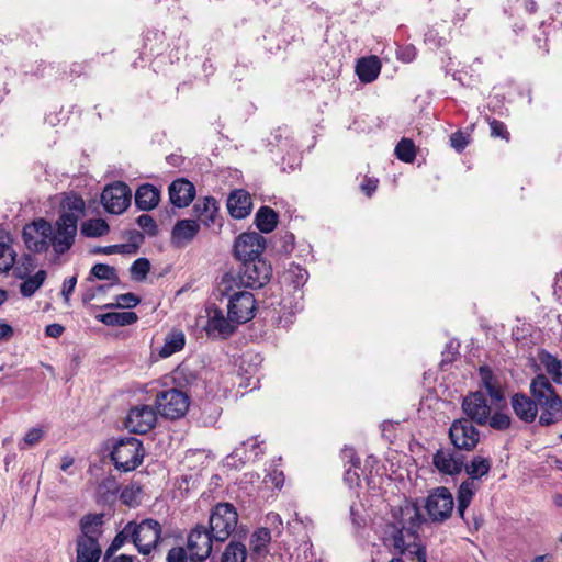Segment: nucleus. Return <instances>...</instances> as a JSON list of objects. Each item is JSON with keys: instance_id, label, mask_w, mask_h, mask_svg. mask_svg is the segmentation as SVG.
Masks as SVG:
<instances>
[{"instance_id": "obj_14", "label": "nucleus", "mask_w": 562, "mask_h": 562, "mask_svg": "<svg viewBox=\"0 0 562 562\" xmlns=\"http://www.w3.org/2000/svg\"><path fill=\"white\" fill-rule=\"evenodd\" d=\"M50 233V222L45 218H37L24 226L22 232L23 241L26 248L33 252H46L49 248L47 234Z\"/></svg>"}, {"instance_id": "obj_53", "label": "nucleus", "mask_w": 562, "mask_h": 562, "mask_svg": "<svg viewBox=\"0 0 562 562\" xmlns=\"http://www.w3.org/2000/svg\"><path fill=\"white\" fill-rule=\"evenodd\" d=\"M340 458L344 460L345 465L349 464L355 469H360L361 459L352 447L341 449Z\"/></svg>"}, {"instance_id": "obj_23", "label": "nucleus", "mask_w": 562, "mask_h": 562, "mask_svg": "<svg viewBox=\"0 0 562 562\" xmlns=\"http://www.w3.org/2000/svg\"><path fill=\"white\" fill-rule=\"evenodd\" d=\"M262 454L263 449L261 448V442L258 441L257 437H252L243 441L240 446L228 456V459L236 460L240 465H244L248 462H255Z\"/></svg>"}, {"instance_id": "obj_18", "label": "nucleus", "mask_w": 562, "mask_h": 562, "mask_svg": "<svg viewBox=\"0 0 562 562\" xmlns=\"http://www.w3.org/2000/svg\"><path fill=\"white\" fill-rule=\"evenodd\" d=\"M207 323L204 327L209 336H220L222 338L229 337L236 329L228 316L225 317L224 312L215 305L206 307Z\"/></svg>"}, {"instance_id": "obj_38", "label": "nucleus", "mask_w": 562, "mask_h": 562, "mask_svg": "<svg viewBox=\"0 0 562 562\" xmlns=\"http://www.w3.org/2000/svg\"><path fill=\"white\" fill-rule=\"evenodd\" d=\"M247 549L245 544L231 541L225 548L221 562H246Z\"/></svg>"}, {"instance_id": "obj_7", "label": "nucleus", "mask_w": 562, "mask_h": 562, "mask_svg": "<svg viewBox=\"0 0 562 562\" xmlns=\"http://www.w3.org/2000/svg\"><path fill=\"white\" fill-rule=\"evenodd\" d=\"M189 396L175 387L160 391L156 395L155 407L167 419H178L186 415L189 408Z\"/></svg>"}, {"instance_id": "obj_16", "label": "nucleus", "mask_w": 562, "mask_h": 562, "mask_svg": "<svg viewBox=\"0 0 562 562\" xmlns=\"http://www.w3.org/2000/svg\"><path fill=\"white\" fill-rule=\"evenodd\" d=\"M461 407L465 415L464 418H469L471 423L479 426H486L488 423L492 408L482 392H473L464 396Z\"/></svg>"}, {"instance_id": "obj_63", "label": "nucleus", "mask_w": 562, "mask_h": 562, "mask_svg": "<svg viewBox=\"0 0 562 562\" xmlns=\"http://www.w3.org/2000/svg\"><path fill=\"white\" fill-rule=\"evenodd\" d=\"M167 562H187V552L182 547H173L167 553Z\"/></svg>"}, {"instance_id": "obj_4", "label": "nucleus", "mask_w": 562, "mask_h": 562, "mask_svg": "<svg viewBox=\"0 0 562 562\" xmlns=\"http://www.w3.org/2000/svg\"><path fill=\"white\" fill-rule=\"evenodd\" d=\"M238 524V514L231 503L216 504L210 514L209 529L213 532L215 542H225L235 531Z\"/></svg>"}, {"instance_id": "obj_27", "label": "nucleus", "mask_w": 562, "mask_h": 562, "mask_svg": "<svg viewBox=\"0 0 562 562\" xmlns=\"http://www.w3.org/2000/svg\"><path fill=\"white\" fill-rule=\"evenodd\" d=\"M160 201V191L150 183L139 186L135 192V205L143 211L155 209Z\"/></svg>"}, {"instance_id": "obj_56", "label": "nucleus", "mask_w": 562, "mask_h": 562, "mask_svg": "<svg viewBox=\"0 0 562 562\" xmlns=\"http://www.w3.org/2000/svg\"><path fill=\"white\" fill-rule=\"evenodd\" d=\"M140 302V299L134 293H124L116 296V306L124 308L135 307Z\"/></svg>"}, {"instance_id": "obj_25", "label": "nucleus", "mask_w": 562, "mask_h": 562, "mask_svg": "<svg viewBox=\"0 0 562 562\" xmlns=\"http://www.w3.org/2000/svg\"><path fill=\"white\" fill-rule=\"evenodd\" d=\"M194 213L199 221L206 227L216 224L218 216V203L213 196H205L203 200H199L193 206Z\"/></svg>"}, {"instance_id": "obj_55", "label": "nucleus", "mask_w": 562, "mask_h": 562, "mask_svg": "<svg viewBox=\"0 0 562 562\" xmlns=\"http://www.w3.org/2000/svg\"><path fill=\"white\" fill-rule=\"evenodd\" d=\"M542 409L539 417V424L541 426H550L558 422L557 415L562 413V409H551L548 407H540Z\"/></svg>"}, {"instance_id": "obj_28", "label": "nucleus", "mask_w": 562, "mask_h": 562, "mask_svg": "<svg viewBox=\"0 0 562 562\" xmlns=\"http://www.w3.org/2000/svg\"><path fill=\"white\" fill-rule=\"evenodd\" d=\"M538 359L557 384H562V362L549 351L541 349L538 352Z\"/></svg>"}, {"instance_id": "obj_61", "label": "nucleus", "mask_w": 562, "mask_h": 562, "mask_svg": "<svg viewBox=\"0 0 562 562\" xmlns=\"http://www.w3.org/2000/svg\"><path fill=\"white\" fill-rule=\"evenodd\" d=\"M379 180L376 178L364 177L360 184V190L367 195L371 196L378 189Z\"/></svg>"}, {"instance_id": "obj_19", "label": "nucleus", "mask_w": 562, "mask_h": 562, "mask_svg": "<svg viewBox=\"0 0 562 562\" xmlns=\"http://www.w3.org/2000/svg\"><path fill=\"white\" fill-rule=\"evenodd\" d=\"M200 224L195 220H179L171 231V244L176 248L189 245L199 234Z\"/></svg>"}, {"instance_id": "obj_22", "label": "nucleus", "mask_w": 562, "mask_h": 562, "mask_svg": "<svg viewBox=\"0 0 562 562\" xmlns=\"http://www.w3.org/2000/svg\"><path fill=\"white\" fill-rule=\"evenodd\" d=\"M252 209L250 194L243 189L234 190L227 199V210L234 218H245Z\"/></svg>"}, {"instance_id": "obj_10", "label": "nucleus", "mask_w": 562, "mask_h": 562, "mask_svg": "<svg viewBox=\"0 0 562 562\" xmlns=\"http://www.w3.org/2000/svg\"><path fill=\"white\" fill-rule=\"evenodd\" d=\"M454 449L472 451L480 442V432L469 418L456 419L449 428Z\"/></svg>"}, {"instance_id": "obj_41", "label": "nucleus", "mask_w": 562, "mask_h": 562, "mask_svg": "<svg viewBox=\"0 0 562 562\" xmlns=\"http://www.w3.org/2000/svg\"><path fill=\"white\" fill-rule=\"evenodd\" d=\"M394 151L397 159L403 162H413L416 158V146L411 138H402Z\"/></svg>"}, {"instance_id": "obj_37", "label": "nucleus", "mask_w": 562, "mask_h": 562, "mask_svg": "<svg viewBox=\"0 0 562 562\" xmlns=\"http://www.w3.org/2000/svg\"><path fill=\"white\" fill-rule=\"evenodd\" d=\"M530 393L532 396L542 397L543 393L547 395H559L552 386L549 378L546 374H537L530 382Z\"/></svg>"}, {"instance_id": "obj_8", "label": "nucleus", "mask_w": 562, "mask_h": 562, "mask_svg": "<svg viewBox=\"0 0 562 562\" xmlns=\"http://www.w3.org/2000/svg\"><path fill=\"white\" fill-rule=\"evenodd\" d=\"M272 268L262 257L241 262L239 281L246 288L259 289L270 281Z\"/></svg>"}, {"instance_id": "obj_1", "label": "nucleus", "mask_w": 562, "mask_h": 562, "mask_svg": "<svg viewBox=\"0 0 562 562\" xmlns=\"http://www.w3.org/2000/svg\"><path fill=\"white\" fill-rule=\"evenodd\" d=\"M400 519L385 526L383 540L400 554L409 551L417 557V562H427V551L422 544L415 543L417 532L424 518L416 505H406L398 509Z\"/></svg>"}, {"instance_id": "obj_39", "label": "nucleus", "mask_w": 562, "mask_h": 562, "mask_svg": "<svg viewBox=\"0 0 562 562\" xmlns=\"http://www.w3.org/2000/svg\"><path fill=\"white\" fill-rule=\"evenodd\" d=\"M25 280L20 284V293L24 297L32 296L44 283L46 279V271L38 270L34 276L24 278Z\"/></svg>"}, {"instance_id": "obj_5", "label": "nucleus", "mask_w": 562, "mask_h": 562, "mask_svg": "<svg viewBox=\"0 0 562 562\" xmlns=\"http://www.w3.org/2000/svg\"><path fill=\"white\" fill-rule=\"evenodd\" d=\"M78 231V224L75 216L59 214L58 218L52 224L50 233L47 234L49 247H53L55 255L60 256L67 252L75 244Z\"/></svg>"}, {"instance_id": "obj_3", "label": "nucleus", "mask_w": 562, "mask_h": 562, "mask_svg": "<svg viewBox=\"0 0 562 562\" xmlns=\"http://www.w3.org/2000/svg\"><path fill=\"white\" fill-rule=\"evenodd\" d=\"M234 281L232 277L225 274L222 278L221 285L224 286L221 289L222 294L229 297L227 314L228 318L236 324H243L248 322L254 317L255 312V299L254 295L248 291H239L229 293L232 286L228 285L229 282Z\"/></svg>"}, {"instance_id": "obj_50", "label": "nucleus", "mask_w": 562, "mask_h": 562, "mask_svg": "<svg viewBox=\"0 0 562 562\" xmlns=\"http://www.w3.org/2000/svg\"><path fill=\"white\" fill-rule=\"evenodd\" d=\"M533 401L537 403V407H548L551 409H562V398L559 395L549 396L547 393H543L542 397L532 396Z\"/></svg>"}, {"instance_id": "obj_47", "label": "nucleus", "mask_w": 562, "mask_h": 562, "mask_svg": "<svg viewBox=\"0 0 562 562\" xmlns=\"http://www.w3.org/2000/svg\"><path fill=\"white\" fill-rule=\"evenodd\" d=\"M149 270L150 262L144 257L136 259L130 268L131 276L136 281H143L147 277Z\"/></svg>"}, {"instance_id": "obj_26", "label": "nucleus", "mask_w": 562, "mask_h": 562, "mask_svg": "<svg viewBox=\"0 0 562 562\" xmlns=\"http://www.w3.org/2000/svg\"><path fill=\"white\" fill-rule=\"evenodd\" d=\"M381 67L382 65L378 56L362 57L356 64V74L361 82L370 83L378 78Z\"/></svg>"}, {"instance_id": "obj_33", "label": "nucleus", "mask_w": 562, "mask_h": 562, "mask_svg": "<svg viewBox=\"0 0 562 562\" xmlns=\"http://www.w3.org/2000/svg\"><path fill=\"white\" fill-rule=\"evenodd\" d=\"M476 491V486L473 481L467 480L462 482L458 488L457 493V501H458V507L457 512L458 515L464 520V514L467 508L469 507L474 494Z\"/></svg>"}, {"instance_id": "obj_48", "label": "nucleus", "mask_w": 562, "mask_h": 562, "mask_svg": "<svg viewBox=\"0 0 562 562\" xmlns=\"http://www.w3.org/2000/svg\"><path fill=\"white\" fill-rule=\"evenodd\" d=\"M125 237L128 240L127 244H124L128 254H131V255L136 254L138 251L140 244L144 241L143 233H140L136 229H130V231L125 232Z\"/></svg>"}, {"instance_id": "obj_51", "label": "nucleus", "mask_w": 562, "mask_h": 562, "mask_svg": "<svg viewBox=\"0 0 562 562\" xmlns=\"http://www.w3.org/2000/svg\"><path fill=\"white\" fill-rule=\"evenodd\" d=\"M137 224L138 226L148 235V236H156L158 233L157 224L153 216L148 214H142L137 217Z\"/></svg>"}, {"instance_id": "obj_12", "label": "nucleus", "mask_w": 562, "mask_h": 562, "mask_svg": "<svg viewBox=\"0 0 562 562\" xmlns=\"http://www.w3.org/2000/svg\"><path fill=\"white\" fill-rule=\"evenodd\" d=\"M213 532L204 525L195 526L188 536V551L190 560L202 562L206 560L213 550Z\"/></svg>"}, {"instance_id": "obj_52", "label": "nucleus", "mask_w": 562, "mask_h": 562, "mask_svg": "<svg viewBox=\"0 0 562 562\" xmlns=\"http://www.w3.org/2000/svg\"><path fill=\"white\" fill-rule=\"evenodd\" d=\"M487 121L490 124L492 137H499L502 139L509 140V132L502 121L496 119H487Z\"/></svg>"}, {"instance_id": "obj_49", "label": "nucleus", "mask_w": 562, "mask_h": 562, "mask_svg": "<svg viewBox=\"0 0 562 562\" xmlns=\"http://www.w3.org/2000/svg\"><path fill=\"white\" fill-rule=\"evenodd\" d=\"M43 437L44 430L42 428H32L25 434L23 442L19 443V448L24 450L26 448L33 447L37 445L43 439Z\"/></svg>"}, {"instance_id": "obj_42", "label": "nucleus", "mask_w": 562, "mask_h": 562, "mask_svg": "<svg viewBox=\"0 0 562 562\" xmlns=\"http://www.w3.org/2000/svg\"><path fill=\"white\" fill-rule=\"evenodd\" d=\"M16 251L8 243H0V273L8 272L16 263Z\"/></svg>"}, {"instance_id": "obj_58", "label": "nucleus", "mask_w": 562, "mask_h": 562, "mask_svg": "<svg viewBox=\"0 0 562 562\" xmlns=\"http://www.w3.org/2000/svg\"><path fill=\"white\" fill-rule=\"evenodd\" d=\"M266 522L277 532V535H281L283 530V520L278 513H268L266 516Z\"/></svg>"}, {"instance_id": "obj_30", "label": "nucleus", "mask_w": 562, "mask_h": 562, "mask_svg": "<svg viewBox=\"0 0 562 562\" xmlns=\"http://www.w3.org/2000/svg\"><path fill=\"white\" fill-rule=\"evenodd\" d=\"M278 220V213L269 206H261L255 215L257 228L265 234L271 233L277 227Z\"/></svg>"}, {"instance_id": "obj_45", "label": "nucleus", "mask_w": 562, "mask_h": 562, "mask_svg": "<svg viewBox=\"0 0 562 562\" xmlns=\"http://www.w3.org/2000/svg\"><path fill=\"white\" fill-rule=\"evenodd\" d=\"M285 277L294 285L295 289H299L303 286L307 281L308 273L306 269L299 265L292 263L286 270Z\"/></svg>"}, {"instance_id": "obj_15", "label": "nucleus", "mask_w": 562, "mask_h": 562, "mask_svg": "<svg viewBox=\"0 0 562 562\" xmlns=\"http://www.w3.org/2000/svg\"><path fill=\"white\" fill-rule=\"evenodd\" d=\"M265 248V237L257 232H247L236 238L234 254L239 261L245 262L255 258H261Z\"/></svg>"}, {"instance_id": "obj_43", "label": "nucleus", "mask_w": 562, "mask_h": 562, "mask_svg": "<svg viewBox=\"0 0 562 562\" xmlns=\"http://www.w3.org/2000/svg\"><path fill=\"white\" fill-rule=\"evenodd\" d=\"M140 493L142 486L137 483H131L122 490L120 498L128 507H136L139 505Z\"/></svg>"}, {"instance_id": "obj_60", "label": "nucleus", "mask_w": 562, "mask_h": 562, "mask_svg": "<svg viewBox=\"0 0 562 562\" xmlns=\"http://www.w3.org/2000/svg\"><path fill=\"white\" fill-rule=\"evenodd\" d=\"M357 470L358 469L349 465L345 471L344 481L350 488L359 486L360 484V476Z\"/></svg>"}, {"instance_id": "obj_9", "label": "nucleus", "mask_w": 562, "mask_h": 562, "mask_svg": "<svg viewBox=\"0 0 562 562\" xmlns=\"http://www.w3.org/2000/svg\"><path fill=\"white\" fill-rule=\"evenodd\" d=\"M453 497L447 487L435 488L426 498L425 509L432 522H443L453 510Z\"/></svg>"}, {"instance_id": "obj_35", "label": "nucleus", "mask_w": 562, "mask_h": 562, "mask_svg": "<svg viewBox=\"0 0 562 562\" xmlns=\"http://www.w3.org/2000/svg\"><path fill=\"white\" fill-rule=\"evenodd\" d=\"M109 231L110 226L103 218H90L81 225V234L89 238L104 236Z\"/></svg>"}, {"instance_id": "obj_40", "label": "nucleus", "mask_w": 562, "mask_h": 562, "mask_svg": "<svg viewBox=\"0 0 562 562\" xmlns=\"http://www.w3.org/2000/svg\"><path fill=\"white\" fill-rule=\"evenodd\" d=\"M94 279L112 281L113 283L119 282L116 269L106 263H95L91 268L88 281H93Z\"/></svg>"}, {"instance_id": "obj_17", "label": "nucleus", "mask_w": 562, "mask_h": 562, "mask_svg": "<svg viewBox=\"0 0 562 562\" xmlns=\"http://www.w3.org/2000/svg\"><path fill=\"white\" fill-rule=\"evenodd\" d=\"M432 464L441 474L456 475L464 468V457L450 448H439L432 457Z\"/></svg>"}, {"instance_id": "obj_20", "label": "nucleus", "mask_w": 562, "mask_h": 562, "mask_svg": "<svg viewBox=\"0 0 562 562\" xmlns=\"http://www.w3.org/2000/svg\"><path fill=\"white\" fill-rule=\"evenodd\" d=\"M168 191L171 204L179 209L188 206L195 196V187L183 178L172 181Z\"/></svg>"}, {"instance_id": "obj_62", "label": "nucleus", "mask_w": 562, "mask_h": 562, "mask_svg": "<svg viewBox=\"0 0 562 562\" xmlns=\"http://www.w3.org/2000/svg\"><path fill=\"white\" fill-rule=\"evenodd\" d=\"M130 531L131 530L128 528V524H126L125 527L120 532H117V535L112 540V549L119 550L125 543V541L131 540Z\"/></svg>"}, {"instance_id": "obj_57", "label": "nucleus", "mask_w": 562, "mask_h": 562, "mask_svg": "<svg viewBox=\"0 0 562 562\" xmlns=\"http://www.w3.org/2000/svg\"><path fill=\"white\" fill-rule=\"evenodd\" d=\"M307 524H311V519L306 518L303 520L301 517H299V514L295 513L294 519L288 522V529L293 535H300L302 529H306Z\"/></svg>"}, {"instance_id": "obj_6", "label": "nucleus", "mask_w": 562, "mask_h": 562, "mask_svg": "<svg viewBox=\"0 0 562 562\" xmlns=\"http://www.w3.org/2000/svg\"><path fill=\"white\" fill-rule=\"evenodd\" d=\"M131 541L135 544L138 552L147 555L155 549L161 538L160 524L151 518L142 520L139 524L130 521Z\"/></svg>"}, {"instance_id": "obj_11", "label": "nucleus", "mask_w": 562, "mask_h": 562, "mask_svg": "<svg viewBox=\"0 0 562 562\" xmlns=\"http://www.w3.org/2000/svg\"><path fill=\"white\" fill-rule=\"evenodd\" d=\"M132 191L130 187L116 181L108 184L101 193V203L111 214H122L131 204Z\"/></svg>"}, {"instance_id": "obj_54", "label": "nucleus", "mask_w": 562, "mask_h": 562, "mask_svg": "<svg viewBox=\"0 0 562 562\" xmlns=\"http://www.w3.org/2000/svg\"><path fill=\"white\" fill-rule=\"evenodd\" d=\"M469 135L461 131H457L450 136V144L458 153H461L469 145Z\"/></svg>"}, {"instance_id": "obj_64", "label": "nucleus", "mask_w": 562, "mask_h": 562, "mask_svg": "<svg viewBox=\"0 0 562 562\" xmlns=\"http://www.w3.org/2000/svg\"><path fill=\"white\" fill-rule=\"evenodd\" d=\"M76 284H77V277H70L64 281L63 289H61V295L64 296L66 303L69 302V297L72 294Z\"/></svg>"}, {"instance_id": "obj_32", "label": "nucleus", "mask_w": 562, "mask_h": 562, "mask_svg": "<svg viewBox=\"0 0 562 562\" xmlns=\"http://www.w3.org/2000/svg\"><path fill=\"white\" fill-rule=\"evenodd\" d=\"M184 344V334L181 330H172L165 337V342L159 350V356L161 358H168L171 355L182 350Z\"/></svg>"}, {"instance_id": "obj_29", "label": "nucleus", "mask_w": 562, "mask_h": 562, "mask_svg": "<svg viewBox=\"0 0 562 562\" xmlns=\"http://www.w3.org/2000/svg\"><path fill=\"white\" fill-rule=\"evenodd\" d=\"M79 525L81 533L78 537H90L99 540L102 533L103 514H87L80 519Z\"/></svg>"}, {"instance_id": "obj_24", "label": "nucleus", "mask_w": 562, "mask_h": 562, "mask_svg": "<svg viewBox=\"0 0 562 562\" xmlns=\"http://www.w3.org/2000/svg\"><path fill=\"white\" fill-rule=\"evenodd\" d=\"M76 562H99L102 549L98 539L77 537Z\"/></svg>"}, {"instance_id": "obj_59", "label": "nucleus", "mask_w": 562, "mask_h": 562, "mask_svg": "<svg viewBox=\"0 0 562 562\" xmlns=\"http://www.w3.org/2000/svg\"><path fill=\"white\" fill-rule=\"evenodd\" d=\"M480 376H481L482 384L484 385V387L486 390H488V387H492L493 385L497 384V380L494 376L493 371L488 367L480 368Z\"/></svg>"}, {"instance_id": "obj_44", "label": "nucleus", "mask_w": 562, "mask_h": 562, "mask_svg": "<svg viewBox=\"0 0 562 562\" xmlns=\"http://www.w3.org/2000/svg\"><path fill=\"white\" fill-rule=\"evenodd\" d=\"M487 425L494 430H508L512 426V417L507 413L495 411L493 414L491 413L488 415V423H486V426Z\"/></svg>"}, {"instance_id": "obj_31", "label": "nucleus", "mask_w": 562, "mask_h": 562, "mask_svg": "<svg viewBox=\"0 0 562 562\" xmlns=\"http://www.w3.org/2000/svg\"><path fill=\"white\" fill-rule=\"evenodd\" d=\"M97 319L106 326H126L137 322L138 316L135 312H109L100 314Z\"/></svg>"}, {"instance_id": "obj_34", "label": "nucleus", "mask_w": 562, "mask_h": 562, "mask_svg": "<svg viewBox=\"0 0 562 562\" xmlns=\"http://www.w3.org/2000/svg\"><path fill=\"white\" fill-rule=\"evenodd\" d=\"M467 474L471 481L480 480L486 475L491 470V460L481 456H475L471 460L470 464L464 465Z\"/></svg>"}, {"instance_id": "obj_21", "label": "nucleus", "mask_w": 562, "mask_h": 562, "mask_svg": "<svg viewBox=\"0 0 562 562\" xmlns=\"http://www.w3.org/2000/svg\"><path fill=\"white\" fill-rule=\"evenodd\" d=\"M510 406L514 414L524 423L531 424L538 415L537 403L532 396L524 393H515L510 396Z\"/></svg>"}, {"instance_id": "obj_13", "label": "nucleus", "mask_w": 562, "mask_h": 562, "mask_svg": "<svg viewBox=\"0 0 562 562\" xmlns=\"http://www.w3.org/2000/svg\"><path fill=\"white\" fill-rule=\"evenodd\" d=\"M156 407L139 404L132 407L125 418L126 428L133 434L144 435L150 431L157 423Z\"/></svg>"}, {"instance_id": "obj_2", "label": "nucleus", "mask_w": 562, "mask_h": 562, "mask_svg": "<svg viewBox=\"0 0 562 562\" xmlns=\"http://www.w3.org/2000/svg\"><path fill=\"white\" fill-rule=\"evenodd\" d=\"M145 451L143 443L135 437L117 439L110 452L111 461L116 470L131 472L138 468L144 460Z\"/></svg>"}, {"instance_id": "obj_46", "label": "nucleus", "mask_w": 562, "mask_h": 562, "mask_svg": "<svg viewBox=\"0 0 562 562\" xmlns=\"http://www.w3.org/2000/svg\"><path fill=\"white\" fill-rule=\"evenodd\" d=\"M36 267V259L30 255L25 254L21 257L20 262L14 268V274L19 279L26 278Z\"/></svg>"}, {"instance_id": "obj_36", "label": "nucleus", "mask_w": 562, "mask_h": 562, "mask_svg": "<svg viewBox=\"0 0 562 562\" xmlns=\"http://www.w3.org/2000/svg\"><path fill=\"white\" fill-rule=\"evenodd\" d=\"M85 201L81 196L72 194L67 196L63 201L64 211L60 214H68L70 216H75L76 223L78 224L79 218L85 214Z\"/></svg>"}]
</instances>
